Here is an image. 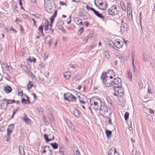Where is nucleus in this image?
<instances>
[{
  "mask_svg": "<svg viewBox=\"0 0 155 155\" xmlns=\"http://www.w3.org/2000/svg\"><path fill=\"white\" fill-rule=\"evenodd\" d=\"M121 82L122 81L120 78H115L112 81L108 80L107 85L108 87L113 86V88H120L122 86Z\"/></svg>",
  "mask_w": 155,
  "mask_h": 155,
  "instance_id": "f257e3e1",
  "label": "nucleus"
},
{
  "mask_svg": "<svg viewBox=\"0 0 155 155\" xmlns=\"http://www.w3.org/2000/svg\"><path fill=\"white\" fill-rule=\"evenodd\" d=\"M113 78V77L111 75H110L108 73H106L104 74L102 73L101 76V79L102 80L103 82L106 87H107V81H112V79Z\"/></svg>",
  "mask_w": 155,
  "mask_h": 155,
  "instance_id": "f03ea898",
  "label": "nucleus"
},
{
  "mask_svg": "<svg viewBox=\"0 0 155 155\" xmlns=\"http://www.w3.org/2000/svg\"><path fill=\"white\" fill-rule=\"evenodd\" d=\"M91 104V107L95 110H99L101 111L102 110V109L101 108L102 106L101 101L99 98H97L96 101L94 102L93 104L92 103Z\"/></svg>",
  "mask_w": 155,
  "mask_h": 155,
  "instance_id": "7ed1b4c3",
  "label": "nucleus"
},
{
  "mask_svg": "<svg viewBox=\"0 0 155 155\" xmlns=\"http://www.w3.org/2000/svg\"><path fill=\"white\" fill-rule=\"evenodd\" d=\"M119 11L117 9L116 6L113 5L108 10V14L109 15L114 16L119 14Z\"/></svg>",
  "mask_w": 155,
  "mask_h": 155,
  "instance_id": "20e7f679",
  "label": "nucleus"
},
{
  "mask_svg": "<svg viewBox=\"0 0 155 155\" xmlns=\"http://www.w3.org/2000/svg\"><path fill=\"white\" fill-rule=\"evenodd\" d=\"M113 90L114 91V94L116 96L117 98L119 97H121L124 95L123 89L121 86L120 88H113Z\"/></svg>",
  "mask_w": 155,
  "mask_h": 155,
  "instance_id": "39448f33",
  "label": "nucleus"
},
{
  "mask_svg": "<svg viewBox=\"0 0 155 155\" xmlns=\"http://www.w3.org/2000/svg\"><path fill=\"white\" fill-rule=\"evenodd\" d=\"M50 148L49 146H45L44 147L42 150H41L42 155H52V151L50 149Z\"/></svg>",
  "mask_w": 155,
  "mask_h": 155,
  "instance_id": "423d86ee",
  "label": "nucleus"
},
{
  "mask_svg": "<svg viewBox=\"0 0 155 155\" xmlns=\"http://www.w3.org/2000/svg\"><path fill=\"white\" fill-rule=\"evenodd\" d=\"M64 98L65 100L69 101H76V98L75 97L69 93H64Z\"/></svg>",
  "mask_w": 155,
  "mask_h": 155,
  "instance_id": "0eeeda50",
  "label": "nucleus"
},
{
  "mask_svg": "<svg viewBox=\"0 0 155 155\" xmlns=\"http://www.w3.org/2000/svg\"><path fill=\"white\" fill-rule=\"evenodd\" d=\"M107 2L104 0L101 2L100 4L97 5V7L99 9L102 10H105L107 7Z\"/></svg>",
  "mask_w": 155,
  "mask_h": 155,
  "instance_id": "6e6552de",
  "label": "nucleus"
},
{
  "mask_svg": "<svg viewBox=\"0 0 155 155\" xmlns=\"http://www.w3.org/2000/svg\"><path fill=\"white\" fill-rule=\"evenodd\" d=\"M120 32L122 33H124L128 30V26L127 24L124 23L123 21H122L120 26Z\"/></svg>",
  "mask_w": 155,
  "mask_h": 155,
  "instance_id": "1a4fd4ad",
  "label": "nucleus"
},
{
  "mask_svg": "<svg viewBox=\"0 0 155 155\" xmlns=\"http://www.w3.org/2000/svg\"><path fill=\"white\" fill-rule=\"evenodd\" d=\"M112 113L110 110H108L107 109L104 110V114H102L101 115L104 117L109 118L110 117V116Z\"/></svg>",
  "mask_w": 155,
  "mask_h": 155,
  "instance_id": "9d476101",
  "label": "nucleus"
},
{
  "mask_svg": "<svg viewBox=\"0 0 155 155\" xmlns=\"http://www.w3.org/2000/svg\"><path fill=\"white\" fill-rule=\"evenodd\" d=\"M52 40V38L49 35L46 36L45 38V43L48 44L49 47H51V46Z\"/></svg>",
  "mask_w": 155,
  "mask_h": 155,
  "instance_id": "9b49d317",
  "label": "nucleus"
},
{
  "mask_svg": "<svg viewBox=\"0 0 155 155\" xmlns=\"http://www.w3.org/2000/svg\"><path fill=\"white\" fill-rule=\"evenodd\" d=\"M108 155H118V154L115 148H112L109 150Z\"/></svg>",
  "mask_w": 155,
  "mask_h": 155,
  "instance_id": "f8f14e48",
  "label": "nucleus"
},
{
  "mask_svg": "<svg viewBox=\"0 0 155 155\" xmlns=\"http://www.w3.org/2000/svg\"><path fill=\"white\" fill-rule=\"evenodd\" d=\"M115 41V45H116V48H121L123 45V42L122 41H120L117 40Z\"/></svg>",
  "mask_w": 155,
  "mask_h": 155,
  "instance_id": "ddd939ff",
  "label": "nucleus"
},
{
  "mask_svg": "<svg viewBox=\"0 0 155 155\" xmlns=\"http://www.w3.org/2000/svg\"><path fill=\"white\" fill-rule=\"evenodd\" d=\"M3 89L4 91L7 94L10 93L12 90V88L11 87L8 86L4 87Z\"/></svg>",
  "mask_w": 155,
  "mask_h": 155,
  "instance_id": "4468645a",
  "label": "nucleus"
},
{
  "mask_svg": "<svg viewBox=\"0 0 155 155\" xmlns=\"http://www.w3.org/2000/svg\"><path fill=\"white\" fill-rule=\"evenodd\" d=\"M48 7L46 8V11L49 13L53 12L54 11V8L51 5H48Z\"/></svg>",
  "mask_w": 155,
  "mask_h": 155,
  "instance_id": "2eb2a0df",
  "label": "nucleus"
},
{
  "mask_svg": "<svg viewBox=\"0 0 155 155\" xmlns=\"http://www.w3.org/2000/svg\"><path fill=\"white\" fill-rule=\"evenodd\" d=\"M24 117L23 118L22 120L24 121L26 124H28L31 121L30 119L28 118V116L25 113L24 114Z\"/></svg>",
  "mask_w": 155,
  "mask_h": 155,
  "instance_id": "dca6fc26",
  "label": "nucleus"
},
{
  "mask_svg": "<svg viewBox=\"0 0 155 155\" xmlns=\"http://www.w3.org/2000/svg\"><path fill=\"white\" fill-rule=\"evenodd\" d=\"M59 152L62 154L63 155H64L65 153V149L64 148L63 146L60 145L59 146Z\"/></svg>",
  "mask_w": 155,
  "mask_h": 155,
  "instance_id": "f3484780",
  "label": "nucleus"
},
{
  "mask_svg": "<svg viewBox=\"0 0 155 155\" xmlns=\"http://www.w3.org/2000/svg\"><path fill=\"white\" fill-rule=\"evenodd\" d=\"M73 114L76 117L78 118L80 117V112L76 109H74V110Z\"/></svg>",
  "mask_w": 155,
  "mask_h": 155,
  "instance_id": "a211bd4d",
  "label": "nucleus"
},
{
  "mask_svg": "<svg viewBox=\"0 0 155 155\" xmlns=\"http://www.w3.org/2000/svg\"><path fill=\"white\" fill-rule=\"evenodd\" d=\"M3 101H6V106H7L9 104H11L13 103H15V101L14 100H7L5 99H4L2 100Z\"/></svg>",
  "mask_w": 155,
  "mask_h": 155,
  "instance_id": "6ab92c4d",
  "label": "nucleus"
},
{
  "mask_svg": "<svg viewBox=\"0 0 155 155\" xmlns=\"http://www.w3.org/2000/svg\"><path fill=\"white\" fill-rule=\"evenodd\" d=\"M14 126L12 125H9L7 129V134H11L12 130L13 129Z\"/></svg>",
  "mask_w": 155,
  "mask_h": 155,
  "instance_id": "aec40b11",
  "label": "nucleus"
},
{
  "mask_svg": "<svg viewBox=\"0 0 155 155\" xmlns=\"http://www.w3.org/2000/svg\"><path fill=\"white\" fill-rule=\"evenodd\" d=\"M44 137L45 139L47 142L52 141L54 139V137L53 136H52V138L50 139L48 138V135L46 134H44Z\"/></svg>",
  "mask_w": 155,
  "mask_h": 155,
  "instance_id": "412c9836",
  "label": "nucleus"
},
{
  "mask_svg": "<svg viewBox=\"0 0 155 155\" xmlns=\"http://www.w3.org/2000/svg\"><path fill=\"white\" fill-rule=\"evenodd\" d=\"M57 14V10L55 11L53 15L50 18V22L51 24L53 23L54 18L56 16Z\"/></svg>",
  "mask_w": 155,
  "mask_h": 155,
  "instance_id": "4be33fe9",
  "label": "nucleus"
},
{
  "mask_svg": "<svg viewBox=\"0 0 155 155\" xmlns=\"http://www.w3.org/2000/svg\"><path fill=\"white\" fill-rule=\"evenodd\" d=\"M71 73L70 72H65L63 73L64 77L66 79H68L70 78Z\"/></svg>",
  "mask_w": 155,
  "mask_h": 155,
  "instance_id": "5701e85b",
  "label": "nucleus"
},
{
  "mask_svg": "<svg viewBox=\"0 0 155 155\" xmlns=\"http://www.w3.org/2000/svg\"><path fill=\"white\" fill-rule=\"evenodd\" d=\"M32 82L31 81H29V83L27 85V90H29L32 87H34L35 86V85H34V84H32Z\"/></svg>",
  "mask_w": 155,
  "mask_h": 155,
  "instance_id": "b1692460",
  "label": "nucleus"
},
{
  "mask_svg": "<svg viewBox=\"0 0 155 155\" xmlns=\"http://www.w3.org/2000/svg\"><path fill=\"white\" fill-rule=\"evenodd\" d=\"M63 24V22L61 20H58L56 23V26L60 27L62 26Z\"/></svg>",
  "mask_w": 155,
  "mask_h": 155,
  "instance_id": "393cba45",
  "label": "nucleus"
},
{
  "mask_svg": "<svg viewBox=\"0 0 155 155\" xmlns=\"http://www.w3.org/2000/svg\"><path fill=\"white\" fill-rule=\"evenodd\" d=\"M104 54L105 56L107 59L110 58V56L108 51H107L105 50L104 51Z\"/></svg>",
  "mask_w": 155,
  "mask_h": 155,
  "instance_id": "a878e982",
  "label": "nucleus"
},
{
  "mask_svg": "<svg viewBox=\"0 0 155 155\" xmlns=\"http://www.w3.org/2000/svg\"><path fill=\"white\" fill-rule=\"evenodd\" d=\"M50 144L54 149H57L58 148V144L56 143H51Z\"/></svg>",
  "mask_w": 155,
  "mask_h": 155,
  "instance_id": "bb28decb",
  "label": "nucleus"
},
{
  "mask_svg": "<svg viewBox=\"0 0 155 155\" xmlns=\"http://www.w3.org/2000/svg\"><path fill=\"white\" fill-rule=\"evenodd\" d=\"M120 5L123 10V11H126V8L124 5V2L123 1H121L120 3Z\"/></svg>",
  "mask_w": 155,
  "mask_h": 155,
  "instance_id": "cd10ccee",
  "label": "nucleus"
},
{
  "mask_svg": "<svg viewBox=\"0 0 155 155\" xmlns=\"http://www.w3.org/2000/svg\"><path fill=\"white\" fill-rule=\"evenodd\" d=\"M106 136L107 137H110L111 136L112 131L108 130H106L105 131Z\"/></svg>",
  "mask_w": 155,
  "mask_h": 155,
  "instance_id": "c85d7f7f",
  "label": "nucleus"
},
{
  "mask_svg": "<svg viewBox=\"0 0 155 155\" xmlns=\"http://www.w3.org/2000/svg\"><path fill=\"white\" fill-rule=\"evenodd\" d=\"M76 19H77V22L78 24V25H82V19L78 17L76 18Z\"/></svg>",
  "mask_w": 155,
  "mask_h": 155,
  "instance_id": "c756f323",
  "label": "nucleus"
},
{
  "mask_svg": "<svg viewBox=\"0 0 155 155\" xmlns=\"http://www.w3.org/2000/svg\"><path fill=\"white\" fill-rule=\"evenodd\" d=\"M45 25L44 28V30L45 31L47 30L48 29V20L47 21H45Z\"/></svg>",
  "mask_w": 155,
  "mask_h": 155,
  "instance_id": "7c9ffc66",
  "label": "nucleus"
},
{
  "mask_svg": "<svg viewBox=\"0 0 155 155\" xmlns=\"http://www.w3.org/2000/svg\"><path fill=\"white\" fill-rule=\"evenodd\" d=\"M38 31L41 32L43 35H44L43 32V26L42 25H41L38 28Z\"/></svg>",
  "mask_w": 155,
  "mask_h": 155,
  "instance_id": "2f4dec72",
  "label": "nucleus"
},
{
  "mask_svg": "<svg viewBox=\"0 0 155 155\" xmlns=\"http://www.w3.org/2000/svg\"><path fill=\"white\" fill-rule=\"evenodd\" d=\"M102 1V0H94V4L96 7H97V5L99 4Z\"/></svg>",
  "mask_w": 155,
  "mask_h": 155,
  "instance_id": "473e14b6",
  "label": "nucleus"
},
{
  "mask_svg": "<svg viewBox=\"0 0 155 155\" xmlns=\"http://www.w3.org/2000/svg\"><path fill=\"white\" fill-rule=\"evenodd\" d=\"M129 113L127 112L125 113L124 115V117L126 121H127L128 120L129 117Z\"/></svg>",
  "mask_w": 155,
  "mask_h": 155,
  "instance_id": "72a5a7b5",
  "label": "nucleus"
},
{
  "mask_svg": "<svg viewBox=\"0 0 155 155\" xmlns=\"http://www.w3.org/2000/svg\"><path fill=\"white\" fill-rule=\"evenodd\" d=\"M92 37L91 36V35H89L87 36H86L84 38V41H85V43H86L88 40L90 38H91Z\"/></svg>",
  "mask_w": 155,
  "mask_h": 155,
  "instance_id": "f704fd0d",
  "label": "nucleus"
},
{
  "mask_svg": "<svg viewBox=\"0 0 155 155\" xmlns=\"http://www.w3.org/2000/svg\"><path fill=\"white\" fill-rule=\"evenodd\" d=\"M52 0H44V4L49 5L51 2Z\"/></svg>",
  "mask_w": 155,
  "mask_h": 155,
  "instance_id": "c9c22d12",
  "label": "nucleus"
},
{
  "mask_svg": "<svg viewBox=\"0 0 155 155\" xmlns=\"http://www.w3.org/2000/svg\"><path fill=\"white\" fill-rule=\"evenodd\" d=\"M78 97L79 99H80L82 100H84L86 98V97L84 95H81L80 96H78Z\"/></svg>",
  "mask_w": 155,
  "mask_h": 155,
  "instance_id": "e433bc0d",
  "label": "nucleus"
},
{
  "mask_svg": "<svg viewBox=\"0 0 155 155\" xmlns=\"http://www.w3.org/2000/svg\"><path fill=\"white\" fill-rule=\"evenodd\" d=\"M84 31V28H81L80 29L78 33V35H81L82 33Z\"/></svg>",
  "mask_w": 155,
  "mask_h": 155,
  "instance_id": "4c0bfd02",
  "label": "nucleus"
},
{
  "mask_svg": "<svg viewBox=\"0 0 155 155\" xmlns=\"http://www.w3.org/2000/svg\"><path fill=\"white\" fill-rule=\"evenodd\" d=\"M73 153L74 155H81L80 152L78 150H77L75 151H73Z\"/></svg>",
  "mask_w": 155,
  "mask_h": 155,
  "instance_id": "58836bf2",
  "label": "nucleus"
},
{
  "mask_svg": "<svg viewBox=\"0 0 155 155\" xmlns=\"http://www.w3.org/2000/svg\"><path fill=\"white\" fill-rule=\"evenodd\" d=\"M66 123H67V124L71 127H72V125L71 124V122L69 120H66Z\"/></svg>",
  "mask_w": 155,
  "mask_h": 155,
  "instance_id": "ea45409f",
  "label": "nucleus"
},
{
  "mask_svg": "<svg viewBox=\"0 0 155 155\" xmlns=\"http://www.w3.org/2000/svg\"><path fill=\"white\" fill-rule=\"evenodd\" d=\"M11 134H7V135L6 137V141H8L9 140L11 139V137H10Z\"/></svg>",
  "mask_w": 155,
  "mask_h": 155,
  "instance_id": "a19ab883",
  "label": "nucleus"
},
{
  "mask_svg": "<svg viewBox=\"0 0 155 155\" xmlns=\"http://www.w3.org/2000/svg\"><path fill=\"white\" fill-rule=\"evenodd\" d=\"M97 17L98 18H101L102 19H104V16L102 15V14H100L99 13Z\"/></svg>",
  "mask_w": 155,
  "mask_h": 155,
  "instance_id": "79ce46f5",
  "label": "nucleus"
},
{
  "mask_svg": "<svg viewBox=\"0 0 155 155\" xmlns=\"http://www.w3.org/2000/svg\"><path fill=\"white\" fill-rule=\"evenodd\" d=\"M128 76L129 78H131L132 77V74L129 72H127Z\"/></svg>",
  "mask_w": 155,
  "mask_h": 155,
  "instance_id": "37998d69",
  "label": "nucleus"
},
{
  "mask_svg": "<svg viewBox=\"0 0 155 155\" xmlns=\"http://www.w3.org/2000/svg\"><path fill=\"white\" fill-rule=\"evenodd\" d=\"M28 73L29 74H30V75L32 76L33 78H35V76L34 74L30 71H28Z\"/></svg>",
  "mask_w": 155,
  "mask_h": 155,
  "instance_id": "c03bdc74",
  "label": "nucleus"
},
{
  "mask_svg": "<svg viewBox=\"0 0 155 155\" xmlns=\"http://www.w3.org/2000/svg\"><path fill=\"white\" fill-rule=\"evenodd\" d=\"M132 66L134 68V69H136L135 67L134 66V56H133V59L132 60Z\"/></svg>",
  "mask_w": 155,
  "mask_h": 155,
  "instance_id": "a18cd8bd",
  "label": "nucleus"
},
{
  "mask_svg": "<svg viewBox=\"0 0 155 155\" xmlns=\"http://www.w3.org/2000/svg\"><path fill=\"white\" fill-rule=\"evenodd\" d=\"M86 8H87V9L88 10H91V11H92V10H93V9H94L93 8H92L90 6L88 5H87L86 6Z\"/></svg>",
  "mask_w": 155,
  "mask_h": 155,
  "instance_id": "49530a36",
  "label": "nucleus"
},
{
  "mask_svg": "<svg viewBox=\"0 0 155 155\" xmlns=\"http://www.w3.org/2000/svg\"><path fill=\"white\" fill-rule=\"evenodd\" d=\"M132 14H130V13H129V14L128 15V17L129 18L130 20V21H132Z\"/></svg>",
  "mask_w": 155,
  "mask_h": 155,
  "instance_id": "de8ad7c7",
  "label": "nucleus"
},
{
  "mask_svg": "<svg viewBox=\"0 0 155 155\" xmlns=\"http://www.w3.org/2000/svg\"><path fill=\"white\" fill-rule=\"evenodd\" d=\"M32 16L36 17V18H39V17L40 16V15L38 14H36L32 15Z\"/></svg>",
  "mask_w": 155,
  "mask_h": 155,
  "instance_id": "09e8293b",
  "label": "nucleus"
},
{
  "mask_svg": "<svg viewBox=\"0 0 155 155\" xmlns=\"http://www.w3.org/2000/svg\"><path fill=\"white\" fill-rule=\"evenodd\" d=\"M79 102L81 104H84L85 103V102L84 101V100H82L80 99H79Z\"/></svg>",
  "mask_w": 155,
  "mask_h": 155,
  "instance_id": "8fccbe9b",
  "label": "nucleus"
},
{
  "mask_svg": "<svg viewBox=\"0 0 155 155\" xmlns=\"http://www.w3.org/2000/svg\"><path fill=\"white\" fill-rule=\"evenodd\" d=\"M31 20H32V21L33 22V24H34V25L36 28H37V26L36 24V22H35V20L33 18H31Z\"/></svg>",
  "mask_w": 155,
  "mask_h": 155,
  "instance_id": "3c124183",
  "label": "nucleus"
},
{
  "mask_svg": "<svg viewBox=\"0 0 155 155\" xmlns=\"http://www.w3.org/2000/svg\"><path fill=\"white\" fill-rule=\"evenodd\" d=\"M107 119H108L107 122L109 124H111V119L110 118V117H109V118H107Z\"/></svg>",
  "mask_w": 155,
  "mask_h": 155,
  "instance_id": "603ef678",
  "label": "nucleus"
},
{
  "mask_svg": "<svg viewBox=\"0 0 155 155\" xmlns=\"http://www.w3.org/2000/svg\"><path fill=\"white\" fill-rule=\"evenodd\" d=\"M18 95L20 96H22L23 95V91L21 90L20 92H18Z\"/></svg>",
  "mask_w": 155,
  "mask_h": 155,
  "instance_id": "864d4df0",
  "label": "nucleus"
},
{
  "mask_svg": "<svg viewBox=\"0 0 155 155\" xmlns=\"http://www.w3.org/2000/svg\"><path fill=\"white\" fill-rule=\"evenodd\" d=\"M113 42L111 41L108 44V45L110 47L112 48V47L113 46Z\"/></svg>",
  "mask_w": 155,
  "mask_h": 155,
  "instance_id": "5fc2aeb1",
  "label": "nucleus"
},
{
  "mask_svg": "<svg viewBox=\"0 0 155 155\" xmlns=\"http://www.w3.org/2000/svg\"><path fill=\"white\" fill-rule=\"evenodd\" d=\"M26 100L25 98H23L21 100V102L23 104H26Z\"/></svg>",
  "mask_w": 155,
  "mask_h": 155,
  "instance_id": "6e6d98bb",
  "label": "nucleus"
},
{
  "mask_svg": "<svg viewBox=\"0 0 155 155\" xmlns=\"http://www.w3.org/2000/svg\"><path fill=\"white\" fill-rule=\"evenodd\" d=\"M37 110L39 112H43V109L42 108H40L38 109Z\"/></svg>",
  "mask_w": 155,
  "mask_h": 155,
  "instance_id": "4d7b16f0",
  "label": "nucleus"
},
{
  "mask_svg": "<svg viewBox=\"0 0 155 155\" xmlns=\"http://www.w3.org/2000/svg\"><path fill=\"white\" fill-rule=\"evenodd\" d=\"M150 111L149 113L151 114H153L154 113V110L151 109H148Z\"/></svg>",
  "mask_w": 155,
  "mask_h": 155,
  "instance_id": "13d9d810",
  "label": "nucleus"
},
{
  "mask_svg": "<svg viewBox=\"0 0 155 155\" xmlns=\"http://www.w3.org/2000/svg\"><path fill=\"white\" fill-rule=\"evenodd\" d=\"M69 18H70V20L69 21L67 22V23L68 24H70L71 21V15L69 16Z\"/></svg>",
  "mask_w": 155,
  "mask_h": 155,
  "instance_id": "bf43d9fd",
  "label": "nucleus"
},
{
  "mask_svg": "<svg viewBox=\"0 0 155 155\" xmlns=\"http://www.w3.org/2000/svg\"><path fill=\"white\" fill-rule=\"evenodd\" d=\"M148 92L149 93H150V94H152L153 93V91L150 89L148 88Z\"/></svg>",
  "mask_w": 155,
  "mask_h": 155,
  "instance_id": "052dcab7",
  "label": "nucleus"
},
{
  "mask_svg": "<svg viewBox=\"0 0 155 155\" xmlns=\"http://www.w3.org/2000/svg\"><path fill=\"white\" fill-rule=\"evenodd\" d=\"M113 46L112 47V48H114V49H115L116 48V45H115V41H114V42H113Z\"/></svg>",
  "mask_w": 155,
  "mask_h": 155,
  "instance_id": "680f3d73",
  "label": "nucleus"
},
{
  "mask_svg": "<svg viewBox=\"0 0 155 155\" xmlns=\"http://www.w3.org/2000/svg\"><path fill=\"white\" fill-rule=\"evenodd\" d=\"M60 4L61 5H64L66 4L65 3L63 2L60 1Z\"/></svg>",
  "mask_w": 155,
  "mask_h": 155,
  "instance_id": "e2e57ef3",
  "label": "nucleus"
},
{
  "mask_svg": "<svg viewBox=\"0 0 155 155\" xmlns=\"http://www.w3.org/2000/svg\"><path fill=\"white\" fill-rule=\"evenodd\" d=\"M11 65L10 64V65H7V64H6V65L5 66V67H6L9 70L11 68Z\"/></svg>",
  "mask_w": 155,
  "mask_h": 155,
  "instance_id": "0e129e2a",
  "label": "nucleus"
},
{
  "mask_svg": "<svg viewBox=\"0 0 155 155\" xmlns=\"http://www.w3.org/2000/svg\"><path fill=\"white\" fill-rule=\"evenodd\" d=\"M142 18L141 16H139V20L140 22V25L141 26V21H142Z\"/></svg>",
  "mask_w": 155,
  "mask_h": 155,
  "instance_id": "69168bd1",
  "label": "nucleus"
},
{
  "mask_svg": "<svg viewBox=\"0 0 155 155\" xmlns=\"http://www.w3.org/2000/svg\"><path fill=\"white\" fill-rule=\"evenodd\" d=\"M42 119L45 123H46L47 122V120L46 119L45 117H42Z\"/></svg>",
  "mask_w": 155,
  "mask_h": 155,
  "instance_id": "338daca9",
  "label": "nucleus"
},
{
  "mask_svg": "<svg viewBox=\"0 0 155 155\" xmlns=\"http://www.w3.org/2000/svg\"><path fill=\"white\" fill-rule=\"evenodd\" d=\"M11 30L13 32H14L15 33H16L17 32L16 30L15 29H14V28H13L12 27V28L11 29Z\"/></svg>",
  "mask_w": 155,
  "mask_h": 155,
  "instance_id": "774afa93",
  "label": "nucleus"
}]
</instances>
